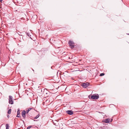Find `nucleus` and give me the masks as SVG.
Instances as JSON below:
<instances>
[{
	"mask_svg": "<svg viewBox=\"0 0 129 129\" xmlns=\"http://www.w3.org/2000/svg\"><path fill=\"white\" fill-rule=\"evenodd\" d=\"M89 85V83L88 82L84 83L82 84L81 86L83 88H85L88 87Z\"/></svg>",
	"mask_w": 129,
	"mask_h": 129,
	"instance_id": "nucleus-3",
	"label": "nucleus"
},
{
	"mask_svg": "<svg viewBox=\"0 0 129 129\" xmlns=\"http://www.w3.org/2000/svg\"><path fill=\"white\" fill-rule=\"evenodd\" d=\"M12 96H11L10 95L9 96V103L11 104H13V102L12 100Z\"/></svg>",
	"mask_w": 129,
	"mask_h": 129,
	"instance_id": "nucleus-4",
	"label": "nucleus"
},
{
	"mask_svg": "<svg viewBox=\"0 0 129 129\" xmlns=\"http://www.w3.org/2000/svg\"><path fill=\"white\" fill-rule=\"evenodd\" d=\"M39 114H38V115H37L36 117H35L34 118L35 119H37L39 117Z\"/></svg>",
	"mask_w": 129,
	"mask_h": 129,
	"instance_id": "nucleus-14",
	"label": "nucleus"
},
{
	"mask_svg": "<svg viewBox=\"0 0 129 129\" xmlns=\"http://www.w3.org/2000/svg\"><path fill=\"white\" fill-rule=\"evenodd\" d=\"M26 129H27V128Z\"/></svg>",
	"mask_w": 129,
	"mask_h": 129,
	"instance_id": "nucleus-29",
	"label": "nucleus"
},
{
	"mask_svg": "<svg viewBox=\"0 0 129 129\" xmlns=\"http://www.w3.org/2000/svg\"><path fill=\"white\" fill-rule=\"evenodd\" d=\"M3 0H0V2L2 3V1H3Z\"/></svg>",
	"mask_w": 129,
	"mask_h": 129,
	"instance_id": "nucleus-21",
	"label": "nucleus"
},
{
	"mask_svg": "<svg viewBox=\"0 0 129 129\" xmlns=\"http://www.w3.org/2000/svg\"><path fill=\"white\" fill-rule=\"evenodd\" d=\"M112 120L113 119H110L109 118H108L105 120L104 122L106 123H109L112 122Z\"/></svg>",
	"mask_w": 129,
	"mask_h": 129,
	"instance_id": "nucleus-5",
	"label": "nucleus"
},
{
	"mask_svg": "<svg viewBox=\"0 0 129 129\" xmlns=\"http://www.w3.org/2000/svg\"><path fill=\"white\" fill-rule=\"evenodd\" d=\"M15 11H17V10H16Z\"/></svg>",
	"mask_w": 129,
	"mask_h": 129,
	"instance_id": "nucleus-26",
	"label": "nucleus"
},
{
	"mask_svg": "<svg viewBox=\"0 0 129 129\" xmlns=\"http://www.w3.org/2000/svg\"><path fill=\"white\" fill-rule=\"evenodd\" d=\"M22 121L23 122V123H24V121L23 120H22Z\"/></svg>",
	"mask_w": 129,
	"mask_h": 129,
	"instance_id": "nucleus-23",
	"label": "nucleus"
},
{
	"mask_svg": "<svg viewBox=\"0 0 129 129\" xmlns=\"http://www.w3.org/2000/svg\"><path fill=\"white\" fill-rule=\"evenodd\" d=\"M45 90H46V88L44 89L43 88H42L41 90L40 89H38V91H40L41 90V92H42V93H43V94L45 93Z\"/></svg>",
	"mask_w": 129,
	"mask_h": 129,
	"instance_id": "nucleus-8",
	"label": "nucleus"
},
{
	"mask_svg": "<svg viewBox=\"0 0 129 129\" xmlns=\"http://www.w3.org/2000/svg\"><path fill=\"white\" fill-rule=\"evenodd\" d=\"M34 121H36L37 120H34Z\"/></svg>",
	"mask_w": 129,
	"mask_h": 129,
	"instance_id": "nucleus-24",
	"label": "nucleus"
},
{
	"mask_svg": "<svg viewBox=\"0 0 129 129\" xmlns=\"http://www.w3.org/2000/svg\"><path fill=\"white\" fill-rule=\"evenodd\" d=\"M68 44H69L70 47L72 49L74 48V44L73 41L70 40L69 41Z\"/></svg>",
	"mask_w": 129,
	"mask_h": 129,
	"instance_id": "nucleus-2",
	"label": "nucleus"
},
{
	"mask_svg": "<svg viewBox=\"0 0 129 129\" xmlns=\"http://www.w3.org/2000/svg\"><path fill=\"white\" fill-rule=\"evenodd\" d=\"M104 75H105V74L104 73H101L100 74V76H103Z\"/></svg>",
	"mask_w": 129,
	"mask_h": 129,
	"instance_id": "nucleus-17",
	"label": "nucleus"
},
{
	"mask_svg": "<svg viewBox=\"0 0 129 129\" xmlns=\"http://www.w3.org/2000/svg\"><path fill=\"white\" fill-rule=\"evenodd\" d=\"M11 109H9L8 112V113L9 114H10L11 113Z\"/></svg>",
	"mask_w": 129,
	"mask_h": 129,
	"instance_id": "nucleus-16",
	"label": "nucleus"
},
{
	"mask_svg": "<svg viewBox=\"0 0 129 129\" xmlns=\"http://www.w3.org/2000/svg\"><path fill=\"white\" fill-rule=\"evenodd\" d=\"M2 65H3V66H4L5 65V64H2Z\"/></svg>",
	"mask_w": 129,
	"mask_h": 129,
	"instance_id": "nucleus-19",
	"label": "nucleus"
},
{
	"mask_svg": "<svg viewBox=\"0 0 129 129\" xmlns=\"http://www.w3.org/2000/svg\"><path fill=\"white\" fill-rule=\"evenodd\" d=\"M32 127H33V126H32V125H30V126H28V127H27V129H29L30 128H31Z\"/></svg>",
	"mask_w": 129,
	"mask_h": 129,
	"instance_id": "nucleus-15",
	"label": "nucleus"
},
{
	"mask_svg": "<svg viewBox=\"0 0 129 129\" xmlns=\"http://www.w3.org/2000/svg\"><path fill=\"white\" fill-rule=\"evenodd\" d=\"M26 112L25 110H23L21 113L22 116L24 119H25L26 118Z\"/></svg>",
	"mask_w": 129,
	"mask_h": 129,
	"instance_id": "nucleus-6",
	"label": "nucleus"
},
{
	"mask_svg": "<svg viewBox=\"0 0 129 129\" xmlns=\"http://www.w3.org/2000/svg\"><path fill=\"white\" fill-rule=\"evenodd\" d=\"M19 36H23L22 35L20 34H19Z\"/></svg>",
	"mask_w": 129,
	"mask_h": 129,
	"instance_id": "nucleus-20",
	"label": "nucleus"
},
{
	"mask_svg": "<svg viewBox=\"0 0 129 129\" xmlns=\"http://www.w3.org/2000/svg\"><path fill=\"white\" fill-rule=\"evenodd\" d=\"M99 98V96L98 94H93L91 96V98L92 99L96 100Z\"/></svg>",
	"mask_w": 129,
	"mask_h": 129,
	"instance_id": "nucleus-1",
	"label": "nucleus"
},
{
	"mask_svg": "<svg viewBox=\"0 0 129 129\" xmlns=\"http://www.w3.org/2000/svg\"><path fill=\"white\" fill-rule=\"evenodd\" d=\"M7 116V117H8V118H9V115H8Z\"/></svg>",
	"mask_w": 129,
	"mask_h": 129,
	"instance_id": "nucleus-18",
	"label": "nucleus"
},
{
	"mask_svg": "<svg viewBox=\"0 0 129 129\" xmlns=\"http://www.w3.org/2000/svg\"><path fill=\"white\" fill-rule=\"evenodd\" d=\"M25 33V34H26V35L27 36H28L29 37H30V35L28 33H26V32H22V33H20V34H22V35L23 34H24L23 33Z\"/></svg>",
	"mask_w": 129,
	"mask_h": 129,
	"instance_id": "nucleus-10",
	"label": "nucleus"
},
{
	"mask_svg": "<svg viewBox=\"0 0 129 129\" xmlns=\"http://www.w3.org/2000/svg\"><path fill=\"white\" fill-rule=\"evenodd\" d=\"M6 129H9V125L8 124H7L6 125Z\"/></svg>",
	"mask_w": 129,
	"mask_h": 129,
	"instance_id": "nucleus-13",
	"label": "nucleus"
},
{
	"mask_svg": "<svg viewBox=\"0 0 129 129\" xmlns=\"http://www.w3.org/2000/svg\"><path fill=\"white\" fill-rule=\"evenodd\" d=\"M19 111H20V110H19V109H18V111H17V115L16 116L17 117H21L20 115V112Z\"/></svg>",
	"mask_w": 129,
	"mask_h": 129,
	"instance_id": "nucleus-9",
	"label": "nucleus"
},
{
	"mask_svg": "<svg viewBox=\"0 0 129 129\" xmlns=\"http://www.w3.org/2000/svg\"><path fill=\"white\" fill-rule=\"evenodd\" d=\"M88 97H89V98L90 99V96H88Z\"/></svg>",
	"mask_w": 129,
	"mask_h": 129,
	"instance_id": "nucleus-22",
	"label": "nucleus"
},
{
	"mask_svg": "<svg viewBox=\"0 0 129 129\" xmlns=\"http://www.w3.org/2000/svg\"><path fill=\"white\" fill-rule=\"evenodd\" d=\"M57 121L56 120H55L54 122H53V123L56 126L57 125V124L56 123H57Z\"/></svg>",
	"mask_w": 129,
	"mask_h": 129,
	"instance_id": "nucleus-11",
	"label": "nucleus"
},
{
	"mask_svg": "<svg viewBox=\"0 0 129 129\" xmlns=\"http://www.w3.org/2000/svg\"><path fill=\"white\" fill-rule=\"evenodd\" d=\"M66 113L70 115H72L73 114V112L72 110H68L66 111Z\"/></svg>",
	"mask_w": 129,
	"mask_h": 129,
	"instance_id": "nucleus-7",
	"label": "nucleus"
},
{
	"mask_svg": "<svg viewBox=\"0 0 129 129\" xmlns=\"http://www.w3.org/2000/svg\"><path fill=\"white\" fill-rule=\"evenodd\" d=\"M128 35H129V34H128Z\"/></svg>",
	"mask_w": 129,
	"mask_h": 129,
	"instance_id": "nucleus-28",
	"label": "nucleus"
},
{
	"mask_svg": "<svg viewBox=\"0 0 129 129\" xmlns=\"http://www.w3.org/2000/svg\"><path fill=\"white\" fill-rule=\"evenodd\" d=\"M32 109V108H29V109H28V110H26V111H25V112H26V113L27 114L29 112L30 110Z\"/></svg>",
	"mask_w": 129,
	"mask_h": 129,
	"instance_id": "nucleus-12",
	"label": "nucleus"
},
{
	"mask_svg": "<svg viewBox=\"0 0 129 129\" xmlns=\"http://www.w3.org/2000/svg\"><path fill=\"white\" fill-rule=\"evenodd\" d=\"M20 120H21V121H22V119H20Z\"/></svg>",
	"mask_w": 129,
	"mask_h": 129,
	"instance_id": "nucleus-27",
	"label": "nucleus"
},
{
	"mask_svg": "<svg viewBox=\"0 0 129 129\" xmlns=\"http://www.w3.org/2000/svg\"><path fill=\"white\" fill-rule=\"evenodd\" d=\"M32 70H33V71H34V70L33 69Z\"/></svg>",
	"mask_w": 129,
	"mask_h": 129,
	"instance_id": "nucleus-25",
	"label": "nucleus"
}]
</instances>
